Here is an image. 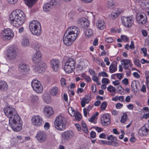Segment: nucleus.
I'll return each mask as SVG.
<instances>
[{"instance_id":"1","label":"nucleus","mask_w":149,"mask_h":149,"mask_svg":"<svg viewBox=\"0 0 149 149\" xmlns=\"http://www.w3.org/2000/svg\"><path fill=\"white\" fill-rule=\"evenodd\" d=\"M11 23L13 26L22 25L25 20V15L23 11L19 9L13 11L10 16Z\"/></svg>"},{"instance_id":"2","label":"nucleus","mask_w":149,"mask_h":149,"mask_svg":"<svg viewBox=\"0 0 149 149\" xmlns=\"http://www.w3.org/2000/svg\"><path fill=\"white\" fill-rule=\"evenodd\" d=\"M3 111L5 115L9 118V122L10 123L13 122L15 118L17 120L19 118L16 110L10 105L6 106L4 108Z\"/></svg>"},{"instance_id":"3","label":"nucleus","mask_w":149,"mask_h":149,"mask_svg":"<svg viewBox=\"0 0 149 149\" xmlns=\"http://www.w3.org/2000/svg\"><path fill=\"white\" fill-rule=\"evenodd\" d=\"M55 128L59 131H63L66 129L67 123L65 118L61 116H58L54 122Z\"/></svg>"},{"instance_id":"4","label":"nucleus","mask_w":149,"mask_h":149,"mask_svg":"<svg viewBox=\"0 0 149 149\" xmlns=\"http://www.w3.org/2000/svg\"><path fill=\"white\" fill-rule=\"evenodd\" d=\"M29 29L32 33L34 35L39 36L41 34V26L40 22L36 20H33L29 23Z\"/></svg>"},{"instance_id":"5","label":"nucleus","mask_w":149,"mask_h":149,"mask_svg":"<svg viewBox=\"0 0 149 149\" xmlns=\"http://www.w3.org/2000/svg\"><path fill=\"white\" fill-rule=\"evenodd\" d=\"M78 35L73 33L70 31L66 30L63 38V42L67 46L71 45L72 42L75 40Z\"/></svg>"},{"instance_id":"6","label":"nucleus","mask_w":149,"mask_h":149,"mask_svg":"<svg viewBox=\"0 0 149 149\" xmlns=\"http://www.w3.org/2000/svg\"><path fill=\"white\" fill-rule=\"evenodd\" d=\"M20 118L19 117V119L18 120L14 119L13 121V122L10 123L9 122V126L12 128L13 130L15 132H18L20 130L22 129V121H20Z\"/></svg>"},{"instance_id":"7","label":"nucleus","mask_w":149,"mask_h":149,"mask_svg":"<svg viewBox=\"0 0 149 149\" xmlns=\"http://www.w3.org/2000/svg\"><path fill=\"white\" fill-rule=\"evenodd\" d=\"M14 36V33L10 29H6L2 31L1 37L3 40L7 41L11 39Z\"/></svg>"},{"instance_id":"8","label":"nucleus","mask_w":149,"mask_h":149,"mask_svg":"<svg viewBox=\"0 0 149 149\" xmlns=\"http://www.w3.org/2000/svg\"><path fill=\"white\" fill-rule=\"evenodd\" d=\"M6 55L7 58L9 60L15 59L17 55L16 48L13 46L10 47L6 51Z\"/></svg>"},{"instance_id":"9","label":"nucleus","mask_w":149,"mask_h":149,"mask_svg":"<svg viewBox=\"0 0 149 149\" xmlns=\"http://www.w3.org/2000/svg\"><path fill=\"white\" fill-rule=\"evenodd\" d=\"M31 86L36 93H40L42 92V86L39 81L36 79L33 80L31 82Z\"/></svg>"},{"instance_id":"10","label":"nucleus","mask_w":149,"mask_h":149,"mask_svg":"<svg viewBox=\"0 0 149 149\" xmlns=\"http://www.w3.org/2000/svg\"><path fill=\"white\" fill-rule=\"evenodd\" d=\"M134 18L133 16L123 17L121 18L123 24L128 28L131 27L134 23Z\"/></svg>"},{"instance_id":"11","label":"nucleus","mask_w":149,"mask_h":149,"mask_svg":"<svg viewBox=\"0 0 149 149\" xmlns=\"http://www.w3.org/2000/svg\"><path fill=\"white\" fill-rule=\"evenodd\" d=\"M33 124L37 127L41 126L44 124L42 118L39 115H34L31 118Z\"/></svg>"},{"instance_id":"12","label":"nucleus","mask_w":149,"mask_h":149,"mask_svg":"<svg viewBox=\"0 0 149 149\" xmlns=\"http://www.w3.org/2000/svg\"><path fill=\"white\" fill-rule=\"evenodd\" d=\"M136 19L137 22L141 25L145 24L147 22V17L144 13H138L136 14Z\"/></svg>"},{"instance_id":"13","label":"nucleus","mask_w":149,"mask_h":149,"mask_svg":"<svg viewBox=\"0 0 149 149\" xmlns=\"http://www.w3.org/2000/svg\"><path fill=\"white\" fill-rule=\"evenodd\" d=\"M35 137L39 142L42 143L46 141L47 136L44 131H39L37 132Z\"/></svg>"},{"instance_id":"14","label":"nucleus","mask_w":149,"mask_h":149,"mask_svg":"<svg viewBox=\"0 0 149 149\" xmlns=\"http://www.w3.org/2000/svg\"><path fill=\"white\" fill-rule=\"evenodd\" d=\"M74 135V134L72 130H67L63 132L61 134L62 140L66 141L72 138Z\"/></svg>"},{"instance_id":"15","label":"nucleus","mask_w":149,"mask_h":149,"mask_svg":"<svg viewBox=\"0 0 149 149\" xmlns=\"http://www.w3.org/2000/svg\"><path fill=\"white\" fill-rule=\"evenodd\" d=\"M56 4L57 1L56 0H51L50 2L45 3L43 7V9L45 12H49Z\"/></svg>"},{"instance_id":"16","label":"nucleus","mask_w":149,"mask_h":149,"mask_svg":"<svg viewBox=\"0 0 149 149\" xmlns=\"http://www.w3.org/2000/svg\"><path fill=\"white\" fill-rule=\"evenodd\" d=\"M101 122L103 126H107L111 123L110 117L109 113H105L102 115L101 117Z\"/></svg>"},{"instance_id":"17","label":"nucleus","mask_w":149,"mask_h":149,"mask_svg":"<svg viewBox=\"0 0 149 149\" xmlns=\"http://www.w3.org/2000/svg\"><path fill=\"white\" fill-rule=\"evenodd\" d=\"M19 69L21 74L25 75L29 72V67L28 64L21 63L19 65Z\"/></svg>"},{"instance_id":"18","label":"nucleus","mask_w":149,"mask_h":149,"mask_svg":"<svg viewBox=\"0 0 149 149\" xmlns=\"http://www.w3.org/2000/svg\"><path fill=\"white\" fill-rule=\"evenodd\" d=\"M32 60L34 64H38V63H40L41 60L40 52L39 51L36 52L35 54H34L32 57Z\"/></svg>"},{"instance_id":"19","label":"nucleus","mask_w":149,"mask_h":149,"mask_svg":"<svg viewBox=\"0 0 149 149\" xmlns=\"http://www.w3.org/2000/svg\"><path fill=\"white\" fill-rule=\"evenodd\" d=\"M44 111L45 115L48 118L50 117L54 112L52 108L48 106H47L45 107Z\"/></svg>"},{"instance_id":"20","label":"nucleus","mask_w":149,"mask_h":149,"mask_svg":"<svg viewBox=\"0 0 149 149\" xmlns=\"http://www.w3.org/2000/svg\"><path fill=\"white\" fill-rule=\"evenodd\" d=\"M60 62L57 59H53L51 61V66L54 71H56L59 68Z\"/></svg>"},{"instance_id":"21","label":"nucleus","mask_w":149,"mask_h":149,"mask_svg":"<svg viewBox=\"0 0 149 149\" xmlns=\"http://www.w3.org/2000/svg\"><path fill=\"white\" fill-rule=\"evenodd\" d=\"M149 130L144 125L139 130L138 134L140 136H146Z\"/></svg>"},{"instance_id":"22","label":"nucleus","mask_w":149,"mask_h":149,"mask_svg":"<svg viewBox=\"0 0 149 149\" xmlns=\"http://www.w3.org/2000/svg\"><path fill=\"white\" fill-rule=\"evenodd\" d=\"M8 88V85L4 81H0V90L1 91H5Z\"/></svg>"},{"instance_id":"23","label":"nucleus","mask_w":149,"mask_h":149,"mask_svg":"<svg viewBox=\"0 0 149 149\" xmlns=\"http://www.w3.org/2000/svg\"><path fill=\"white\" fill-rule=\"evenodd\" d=\"M68 31H70L73 33L78 35L79 33V29L77 26H73L69 27L67 30Z\"/></svg>"},{"instance_id":"24","label":"nucleus","mask_w":149,"mask_h":149,"mask_svg":"<svg viewBox=\"0 0 149 149\" xmlns=\"http://www.w3.org/2000/svg\"><path fill=\"white\" fill-rule=\"evenodd\" d=\"M96 25L97 28L100 30H102L105 27V23L104 21L103 20H97Z\"/></svg>"},{"instance_id":"25","label":"nucleus","mask_w":149,"mask_h":149,"mask_svg":"<svg viewBox=\"0 0 149 149\" xmlns=\"http://www.w3.org/2000/svg\"><path fill=\"white\" fill-rule=\"evenodd\" d=\"M68 65L65 63L64 67L65 71L68 74L72 72L75 69V68H72V66Z\"/></svg>"},{"instance_id":"26","label":"nucleus","mask_w":149,"mask_h":149,"mask_svg":"<svg viewBox=\"0 0 149 149\" xmlns=\"http://www.w3.org/2000/svg\"><path fill=\"white\" fill-rule=\"evenodd\" d=\"M100 141H101L103 144H105L107 145H111L115 146H118L119 145L118 143H114V141H106L103 140L99 141V142H100Z\"/></svg>"},{"instance_id":"27","label":"nucleus","mask_w":149,"mask_h":149,"mask_svg":"<svg viewBox=\"0 0 149 149\" xmlns=\"http://www.w3.org/2000/svg\"><path fill=\"white\" fill-rule=\"evenodd\" d=\"M58 88L57 87L54 86L50 91V94L53 96H55L58 94Z\"/></svg>"},{"instance_id":"28","label":"nucleus","mask_w":149,"mask_h":149,"mask_svg":"<svg viewBox=\"0 0 149 149\" xmlns=\"http://www.w3.org/2000/svg\"><path fill=\"white\" fill-rule=\"evenodd\" d=\"M25 4L29 7H31L37 0H24Z\"/></svg>"},{"instance_id":"29","label":"nucleus","mask_w":149,"mask_h":149,"mask_svg":"<svg viewBox=\"0 0 149 149\" xmlns=\"http://www.w3.org/2000/svg\"><path fill=\"white\" fill-rule=\"evenodd\" d=\"M66 64H69L68 65H70L72 68H75V63L74 59L72 58H69L67 60L65 63Z\"/></svg>"},{"instance_id":"30","label":"nucleus","mask_w":149,"mask_h":149,"mask_svg":"<svg viewBox=\"0 0 149 149\" xmlns=\"http://www.w3.org/2000/svg\"><path fill=\"white\" fill-rule=\"evenodd\" d=\"M80 24L83 27H87L89 26V23L87 20H84L82 19H81L80 20Z\"/></svg>"},{"instance_id":"31","label":"nucleus","mask_w":149,"mask_h":149,"mask_svg":"<svg viewBox=\"0 0 149 149\" xmlns=\"http://www.w3.org/2000/svg\"><path fill=\"white\" fill-rule=\"evenodd\" d=\"M38 63L37 65L39 66L41 70H42L43 71H44L45 68H46V64L43 62H42L41 60Z\"/></svg>"},{"instance_id":"32","label":"nucleus","mask_w":149,"mask_h":149,"mask_svg":"<svg viewBox=\"0 0 149 149\" xmlns=\"http://www.w3.org/2000/svg\"><path fill=\"white\" fill-rule=\"evenodd\" d=\"M117 70V65H115L114 64L111 63L109 67L110 72L112 73L116 72Z\"/></svg>"},{"instance_id":"33","label":"nucleus","mask_w":149,"mask_h":149,"mask_svg":"<svg viewBox=\"0 0 149 149\" xmlns=\"http://www.w3.org/2000/svg\"><path fill=\"white\" fill-rule=\"evenodd\" d=\"M93 31L91 29H87L85 33L86 36L88 37H90L93 35Z\"/></svg>"},{"instance_id":"34","label":"nucleus","mask_w":149,"mask_h":149,"mask_svg":"<svg viewBox=\"0 0 149 149\" xmlns=\"http://www.w3.org/2000/svg\"><path fill=\"white\" fill-rule=\"evenodd\" d=\"M22 45L23 47L28 46L29 45V41L27 39L24 38L22 42Z\"/></svg>"},{"instance_id":"35","label":"nucleus","mask_w":149,"mask_h":149,"mask_svg":"<svg viewBox=\"0 0 149 149\" xmlns=\"http://www.w3.org/2000/svg\"><path fill=\"white\" fill-rule=\"evenodd\" d=\"M107 6L110 9H112L115 7L114 2L112 0H111L108 1Z\"/></svg>"},{"instance_id":"36","label":"nucleus","mask_w":149,"mask_h":149,"mask_svg":"<svg viewBox=\"0 0 149 149\" xmlns=\"http://www.w3.org/2000/svg\"><path fill=\"white\" fill-rule=\"evenodd\" d=\"M127 114L125 113H124L123 116L121 117V120H120L121 122L123 123L127 121Z\"/></svg>"},{"instance_id":"37","label":"nucleus","mask_w":149,"mask_h":149,"mask_svg":"<svg viewBox=\"0 0 149 149\" xmlns=\"http://www.w3.org/2000/svg\"><path fill=\"white\" fill-rule=\"evenodd\" d=\"M35 65H33V69L34 71L37 73H40V70L42 71V70L40 69V68H39V66L37 65V64H35Z\"/></svg>"},{"instance_id":"38","label":"nucleus","mask_w":149,"mask_h":149,"mask_svg":"<svg viewBox=\"0 0 149 149\" xmlns=\"http://www.w3.org/2000/svg\"><path fill=\"white\" fill-rule=\"evenodd\" d=\"M137 83L139 84V82L137 81H133L131 84V87L132 90H134L135 88L136 89H137Z\"/></svg>"},{"instance_id":"39","label":"nucleus","mask_w":149,"mask_h":149,"mask_svg":"<svg viewBox=\"0 0 149 149\" xmlns=\"http://www.w3.org/2000/svg\"><path fill=\"white\" fill-rule=\"evenodd\" d=\"M107 139L109 140H110L111 141H114V143H117V138L115 137H113L112 135H110L107 137Z\"/></svg>"},{"instance_id":"40","label":"nucleus","mask_w":149,"mask_h":149,"mask_svg":"<svg viewBox=\"0 0 149 149\" xmlns=\"http://www.w3.org/2000/svg\"><path fill=\"white\" fill-rule=\"evenodd\" d=\"M107 102L104 101L100 105V108L102 110H105L107 107Z\"/></svg>"},{"instance_id":"41","label":"nucleus","mask_w":149,"mask_h":149,"mask_svg":"<svg viewBox=\"0 0 149 149\" xmlns=\"http://www.w3.org/2000/svg\"><path fill=\"white\" fill-rule=\"evenodd\" d=\"M68 111L72 116H73L75 114L74 110L72 107H69L68 109Z\"/></svg>"},{"instance_id":"42","label":"nucleus","mask_w":149,"mask_h":149,"mask_svg":"<svg viewBox=\"0 0 149 149\" xmlns=\"http://www.w3.org/2000/svg\"><path fill=\"white\" fill-rule=\"evenodd\" d=\"M74 116L75 118L78 120H80L82 118L81 115L79 112H77L75 114Z\"/></svg>"},{"instance_id":"43","label":"nucleus","mask_w":149,"mask_h":149,"mask_svg":"<svg viewBox=\"0 0 149 149\" xmlns=\"http://www.w3.org/2000/svg\"><path fill=\"white\" fill-rule=\"evenodd\" d=\"M111 15L113 19H114L119 16V13H118L116 10H114L112 12Z\"/></svg>"},{"instance_id":"44","label":"nucleus","mask_w":149,"mask_h":149,"mask_svg":"<svg viewBox=\"0 0 149 149\" xmlns=\"http://www.w3.org/2000/svg\"><path fill=\"white\" fill-rule=\"evenodd\" d=\"M107 89L110 92H114L116 91L115 88L111 85L109 86L107 88Z\"/></svg>"},{"instance_id":"45","label":"nucleus","mask_w":149,"mask_h":149,"mask_svg":"<svg viewBox=\"0 0 149 149\" xmlns=\"http://www.w3.org/2000/svg\"><path fill=\"white\" fill-rule=\"evenodd\" d=\"M38 100V97L36 95H32L31 97V100L33 102H36Z\"/></svg>"},{"instance_id":"46","label":"nucleus","mask_w":149,"mask_h":149,"mask_svg":"<svg viewBox=\"0 0 149 149\" xmlns=\"http://www.w3.org/2000/svg\"><path fill=\"white\" fill-rule=\"evenodd\" d=\"M61 86H64L66 85V79L64 78H62L61 80Z\"/></svg>"},{"instance_id":"47","label":"nucleus","mask_w":149,"mask_h":149,"mask_svg":"<svg viewBox=\"0 0 149 149\" xmlns=\"http://www.w3.org/2000/svg\"><path fill=\"white\" fill-rule=\"evenodd\" d=\"M88 100V99L86 98H84L81 102V106L82 107H85L86 104V100Z\"/></svg>"},{"instance_id":"48","label":"nucleus","mask_w":149,"mask_h":149,"mask_svg":"<svg viewBox=\"0 0 149 149\" xmlns=\"http://www.w3.org/2000/svg\"><path fill=\"white\" fill-rule=\"evenodd\" d=\"M102 83H107V84L109 83L110 81L109 79L104 78L102 79Z\"/></svg>"},{"instance_id":"49","label":"nucleus","mask_w":149,"mask_h":149,"mask_svg":"<svg viewBox=\"0 0 149 149\" xmlns=\"http://www.w3.org/2000/svg\"><path fill=\"white\" fill-rule=\"evenodd\" d=\"M91 137L93 139L95 138L96 136V133L93 131H92L90 133Z\"/></svg>"},{"instance_id":"50","label":"nucleus","mask_w":149,"mask_h":149,"mask_svg":"<svg viewBox=\"0 0 149 149\" xmlns=\"http://www.w3.org/2000/svg\"><path fill=\"white\" fill-rule=\"evenodd\" d=\"M105 41L107 43H111L113 41V40L111 37H108L106 38Z\"/></svg>"},{"instance_id":"51","label":"nucleus","mask_w":149,"mask_h":149,"mask_svg":"<svg viewBox=\"0 0 149 149\" xmlns=\"http://www.w3.org/2000/svg\"><path fill=\"white\" fill-rule=\"evenodd\" d=\"M121 38L125 41L129 39L125 35H121Z\"/></svg>"},{"instance_id":"52","label":"nucleus","mask_w":149,"mask_h":149,"mask_svg":"<svg viewBox=\"0 0 149 149\" xmlns=\"http://www.w3.org/2000/svg\"><path fill=\"white\" fill-rule=\"evenodd\" d=\"M33 47L34 49L36 51V52H38V51H39V49L40 47V45L37 44H35Z\"/></svg>"},{"instance_id":"53","label":"nucleus","mask_w":149,"mask_h":149,"mask_svg":"<svg viewBox=\"0 0 149 149\" xmlns=\"http://www.w3.org/2000/svg\"><path fill=\"white\" fill-rule=\"evenodd\" d=\"M84 78L86 80L87 82H89L91 81V79L88 76L84 74Z\"/></svg>"},{"instance_id":"54","label":"nucleus","mask_w":149,"mask_h":149,"mask_svg":"<svg viewBox=\"0 0 149 149\" xmlns=\"http://www.w3.org/2000/svg\"><path fill=\"white\" fill-rule=\"evenodd\" d=\"M91 90L93 92L95 93L96 91V87L95 85L93 84L91 86Z\"/></svg>"},{"instance_id":"55","label":"nucleus","mask_w":149,"mask_h":149,"mask_svg":"<svg viewBox=\"0 0 149 149\" xmlns=\"http://www.w3.org/2000/svg\"><path fill=\"white\" fill-rule=\"evenodd\" d=\"M134 64L138 66H140L141 65L140 63V61L138 59L135 60L134 61Z\"/></svg>"},{"instance_id":"56","label":"nucleus","mask_w":149,"mask_h":149,"mask_svg":"<svg viewBox=\"0 0 149 149\" xmlns=\"http://www.w3.org/2000/svg\"><path fill=\"white\" fill-rule=\"evenodd\" d=\"M122 82L123 84L125 85H127L128 84V79L127 78H125L122 81Z\"/></svg>"},{"instance_id":"57","label":"nucleus","mask_w":149,"mask_h":149,"mask_svg":"<svg viewBox=\"0 0 149 149\" xmlns=\"http://www.w3.org/2000/svg\"><path fill=\"white\" fill-rule=\"evenodd\" d=\"M8 2L10 4H14L17 1V0H7Z\"/></svg>"},{"instance_id":"58","label":"nucleus","mask_w":149,"mask_h":149,"mask_svg":"<svg viewBox=\"0 0 149 149\" xmlns=\"http://www.w3.org/2000/svg\"><path fill=\"white\" fill-rule=\"evenodd\" d=\"M123 105L122 104H120V103H118L116 104V107L117 109H120L121 108Z\"/></svg>"},{"instance_id":"59","label":"nucleus","mask_w":149,"mask_h":149,"mask_svg":"<svg viewBox=\"0 0 149 149\" xmlns=\"http://www.w3.org/2000/svg\"><path fill=\"white\" fill-rule=\"evenodd\" d=\"M145 75L146 79V81L148 80L149 79V72L148 71H146L145 72Z\"/></svg>"},{"instance_id":"60","label":"nucleus","mask_w":149,"mask_h":149,"mask_svg":"<svg viewBox=\"0 0 149 149\" xmlns=\"http://www.w3.org/2000/svg\"><path fill=\"white\" fill-rule=\"evenodd\" d=\"M44 127L45 129L47 130L49 128V123L48 122L45 123Z\"/></svg>"},{"instance_id":"61","label":"nucleus","mask_w":149,"mask_h":149,"mask_svg":"<svg viewBox=\"0 0 149 149\" xmlns=\"http://www.w3.org/2000/svg\"><path fill=\"white\" fill-rule=\"evenodd\" d=\"M142 34L144 37H146L147 36L148 34L146 31L144 30H142L141 31Z\"/></svg>"},{"instance_id":"62","label":"nucleus","mask_w":149,"mask_h":149,"mask_svg":"<svg viewBox=\"0 0 149 149\" xmlns=\"http://www.w3.org/2000/svg\"><path fill=\"white\" fill-rule=\"evenodd\" d=\"M122 62H123L124 65H125L127 64H128V63H129L130 62V60L128 59H127L126 60H124L122 61Z\"/></svg>"},{"instance_id":"63","label":"nucleus","mask_w":149,"mask_h":149,"mask_svg":"<svg viewBox=\"0 0 149 149\" xmlns=\"http://www.w3.org/2000/svg\"><path fill=\"white\" fill-rule=\"evenodd\" d=\"M129 46L130 48L132 49H133L134 48V45L133 41H131V44Z\"/></svg>"},{"instance_id":"64","label":"nucleus","mask_w":149,"mask_h":149,"mask_svg":"<svg viewBox=\"0 0 149 149\" xmlns=\"http://www.w3.org/2000/svg\"><path fill=\"white\" fill-rule=\"evenodd\" d=\"M94 128L98 132H100L102 131V129L99 127H94Z\"/></svg>"}]
</instances>
